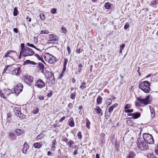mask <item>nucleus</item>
I'll return each instance as SVG.
<instances>
[{"label": "nucleus", "instance_id": "nucleus-64", "mask_svg": "<svg viewBox=\"0 0 158 158\" xmlns=\"http://www.w3.org/2000/svg\"><path fill=\"white\" fill-rule=\"evenodd\" d=\"M15 33H18V29L17 28H14L13 29Z\"/></svg>", "mask_w": 158, "mask_h": 158}, {"label": "nucleus", "instance_id": "nucleus-25", "mask_svg": "<svg viewBox=\"0 0 158 158\" xmlns=\"http://www.w3.org/2000/svg\"><path fill=\"white\" fill-rule=\"evenodd\" d=\"M102 98L100 96H99L97 99V103L99 105L101 104L102 101Z\"/></svg>", "mask_w": 158, "mask_h": 158}, {"label": "nucleus", "instance_id": "nucleus-4", "mask_svg": "<svg viewBox=\"0 0 158 158\" xmlns=\"http://www.w3.org/2000/svg\"><path fill=\"white\" fill-rule=\"evenodd\" d=\"M44 57L47 61L51 64H54L57 61L56 58L48 53H45Z\"/></svg>", "mask_w": 158, "mask_h": 158}, {"label": "nucleus", "instance_id": "nucleus-43", "mask_svg": "<svg viewBox=\"0 0 158 158\" xmlns=\"http://www.w3.org/2000/svg\"><path fill=\"white\" fill-rule=\"evenodd\" d=\"M49 33V31L47 30L42 31L40 32V34H48Z\"/></svg>", "mask_w": 158, "mask_h": 158}, {"label": "nucleus", "instance_id": "nucleus-51", "mask_svg": "<svg viewBox=\"0 0 158 158\" xmlns=\"http://www.w3.org/2000/svg\"><path fill=\"white\" fill-rule=\"evenodd\" d=\"M43 137V135L41 134H40L39 135H38V136L36 137V139H41Z\"/></svg>", "mask_w": 158, "mask_h": 158}, {"label": "nucleus", "instance_id": "nucleus-1", "mask_svg": "<svg viewBox=\"0 0 158 158\" xmlns=\"http://www.w3.org/2000/svg\"><path fill=\"white\" fill-rule=\"evenodd\" d=\"M137 147L140 150L145 151L149 148L148 143L142 138H138L136 141Z\"/></svg>", "mask_w": 158, "mask_h": 158}, {"label": "nucleus", "instance_id": "nucleus-11", "mask_svg": "<svg viewBox=\"0 0 158 158\" xmlns=\"http://www.w3.org/2000/svg\"><path fill=\"white\" fill-rule=\"evenodd\" d=\"M149 97L148 96L144 99H142L139 98H138V100L142 104L145 105H148L150 103L149 101Z\"/></svg>", "mask_w": 158, "mask_h": 158}, {"label": "nucleus", "instance_id": "nucleus-36", "mask_svg": "<svg viewBox=\"0 0 158 158\" xmlns=\"http://www.w3.org/2000/svg\"><path fill=\"white\" fill-rule=\"evenodd\" d=\"M40 19L42 20H44L45 17L44 14L43 13H41L40 14Z\"/></svg>", "mask_w": 158, "mask_h": 158}, {"label": "nucleus", "instance_id": "nucleus-21", "mask_svg": "<svg viewBox=\"0 0 158 158\" xmlns=\"http://www.w3.org/2000/svg\"><path fill=\"white\" fill-rule=\"evenodd\" d=\"M25 78L26 80L29 82H31L33 81V78L30 76H27Z\"/></svg>", "mask_w": 158, "mask_h": 158}, {"label": "nucleus", "instance_id": "nucleus-32", "mask_svg": "<svg viewBox=\"0 0 158 158\" xmlns=\"http://www.w3.org/2000/svg\"><path fill=\"white\" fill-rule=\"evenodd\" d=\"M83 66L82 64H78V72H80L83 69Z\"/></svg>", "mask_w": 158, "mask_h": 158}, {"label": "nucleus", "instance_id": "nucleus-53", "mask_svg": "<svg viewBox=\"0 0 158 158\" xmlns=\"http://www.w3.org/2000/svg\"><path fill=\"white\" fill-rule=\"evenodd\" d=\"M61 30L62 31V32L64 33H66V29L65 28L62 27L61 28Z\"/></svg>", "mask_w": 158, "mask_h": 158}, {"label": "nucleus", "instance_id": "nucleus-18", "mask_svg": "<svg viewBox=\"0 0 158 158\" xmlns=\"http://www.w3.org/2000/svg\"><path fill=\"white\" fill-rule=\"evenodd\" d=\"M136 155L134 152H131L129 153V154L127 156L126 158H134Z\"/></svg>", "mask_w": 158, "mask_h": 158}, {"label": "nucleus", "instance_id": "nucleus-2", "mask_svg": "<svg viewBox=\"0 0 158 158\" xmlns=\"http://www.w3.org/2000/svg\"><path fill=\"white\" fill-rule=\"evenodd\" d=\"M34 54V52L32 49L26 47L25 49H23L22 51H20L19 58L20 59L21 56L24 57L31 56L33 55Z\"/></svg>", "mask_w": 158, "mask_h": 158}, {"label": "nucleus", "instance_id": "nucleus-37", "mask_svg": "<svg viewBox=\"0 0 158 158\" xmlns=\"http://www.w3.org/2000/svg\"><path fill=\"white\" fill-rule=\"evenodd\" d=\"M111 113L110 112H106L105 113V117H106V119H108L110 116V115H111Z\"/></svg>", "mask_w": 158, "mask_h": 158}, {"label": "nucleus", "instance_id": "nucleus-7", "mask_svg": "<svg viewBox=\"0 0 158 158\" xmlns=\"http://www.w3.org/2000/svg\"><path fill=\"white\" fill-rule=\"evenodd\" d=\"M23 86L22 84L19 83L12 90L11 93H14L15 95L17 96L22 91Z\"/></svg>", "mask_w": 158, "mask_h": 158}, {"label": "nucleus", "instance_id": "nucleus-20", "mask_svg": "<svg viewBox=\"0 0 158 158\" xmlns=\"http://www.w3.org/2000/svg\"><path fill=\"white\" fill-rule=\"evenodd\" d=\"M11 67V65H8L4 69L3 71V73H8V72H10V69L9 68Z\"/></svg>", "mask_w": 158, "mask_h": 158}, {"label": "nucleus", "instance_id": "nucleus-57", "mask_svg": "<svg viewBox=\"0 0 158 158\" xmlns=\"http://www.w3.org/2000/svg\"><path fill=\"white\" fill-rule=\"evenodd\" d=\"M53 94V92L52 91H51L48 94L47 96L48 97H50L52 96Z\"/></svg>", "mask_w": 158, "mask_h": 158}, {"label": "nucleus", "instance_id": "nucleus-5", "mask_svg": "<svg viewBox=\"0 0 158 158\" xmlns=\"http://www.w3.org/2000/svg\"><path fill=\"white\" fill-rule=\"evenodd\" d=\"M143 137L145 142L148 144H153L154 143V140L152 135L148 133H144Z\"/></svg>", "mask_w": 158, "mask_h": 158}, {"label": "nucleus", "instance_id": "nucleus-56", "mask_svg": "<svg viewBox=\"0 0 158 158\" xmlns=\"http://www.w3.org/2000/svg\"><path fill=\"white\" fill-rule=\"evenodd\" d=\"M114 108L111 106L109 108V112L112 113L113 110Z\"/></svg>", "mask_w": 158, "mask_h": 158}, {"label": "nucleus", "instance_id": "nucleus-13", "mask_svg": "<svg viewBox=\"0 0 158 158\" xmlns=\"http://www.w3.org/2000/svg\"><path fill=\"white\" fill-rule=\"evenodd\" d=\"M21 108L19 107H16L14 108L13 111L16 115H19V114L20 112Z\"/></svg>", "mask_w": 158, "mask_h": 158}, {"label": "nucleus", "instance_id": "nucleus-38", "mask_svg": "<svg viewBox=\"0 0 158 158\" xmlns=\"http://www.w3.org/2000/svg\"><path fill=\"white\" fill-rule=\"evenodd\" d=\"M17 116L19 117L20 118H24L25 117V115L21 113V112L19 114V115Z\"/></svg>", "mask_w": 158, "mask_h": 158}, {"label": "nucleus", "instance_id": "nucleus-60", "mask_svg": "<svg viewBox=\"0 0 158 158\" xmlns=\"http://www.w3.org/2000/svg\"><path fill=\"white\" fill-rule=\"evenodd\" d=\"M65 118V116H63L62 118H61L59 120V121L60 122H62L63 120H64Z\"/></svg>", "mask_w": 158, "mask_h": 158}, {"label": "nucleus", "instance_id": "nucleus-22", "mask_svg": "<svg viewBox=\"0 0 158 158\" xmlns=\"http://www.w3.org/2000/svg\"><path fill=\"white\" fill-rule=\"evenodd\" d=\"M141 114L139 112H136L134 113L133 118L137 119L140 117Z\"/></svg>", "mask_w": 158, "mask_h": 158}, {"label": "nucleus", "instance_id": "nucleus-26", "mask_svg": "<svg viewBox=\"0 0 158 158\" xmlns=\"http://www.w3.org/2000/svg\"><path fill=\"white\" fill-rule=\"evenodd\" d=\"M95 110L98 114H100L102 111V109L98 106H96Z\"/></svg>", "mask_w": 158, "mask_h": 158}, {"label": "nucleus", "instance_id": "nucleus-10", "mask_svg": "<svg viewBox=\"0 0 158 158\" xmlns=\"http://www.w3.org/2000/svg\"><path fill=\"white\" fill-rule=\"evenodd\" d=\"M35 86L39 89H42L45 86V83L41 79H38L35 82Z\"/></svg>", "mask_w": 158, "mask_h": 158}, {"label": "nucleus", "instance_id": "nucleus-49", "mask_svg": "<svg viewBox=\"0 0 158 158\" xmlns=\"http://www.w3.org/2000/svg\"><path fill=\"white\" fill-rule=\"evenodd\" d=\"M56 9L52 8L51 10V12L52 14H55L56 12Z\"/></svg>", "mask_w": 158, "mask_h": 158}, {"label": "nucleus", "instance_id": "nucleus-19", "mask_svg": "<svg viewBox=\"0 0 158 158\" xmlns=\"http://www.w3.org/2000/svg\"><path fill=\"white\" fill-rule=\"evenodd\" d=\"M86 126L88 129H89L90 128V122L89 119L86 118L85 119Z\"/></svg>", "mask_w": 158, "mask_h": 158}, {"label": "nucleus", "instance_id": "nucleus-17", "mask_svg": "<svg viewBox=\"0 0 158 158\" xmlns=\"http://www.w3.org/2000/svg\"><path fill=\"white\" fill-rule=\"evenodd\" d=\"M150 113H151V116L152 118L154 117L155 116V112L154 110L153 109V108H152L151 106L149 107Z\"/></svg>", "mask_w": 158, "mask_h": 158}, {"label": "nucleus", "instance_id": "nucleus-12", "mask_svg": "<svg viewBox=\"0 0 158 158\" xmlns=\"http://www.w3.org/2000/svg\"><path fill=\"white\" fill-rule=\"evenodd\" d=\"M29 148V147L28 144L26 143V142H25L23 149V153L26 154Z\"/></svg>", "mask_w": 158, "mask_h": 158}, {"label": "nucleus", "instance_id": "nucleus-23", "mask_svg": "<svg viewBox=\"0 0 158 158\" xmlns=\"http://www.w3.org/2000/svg\"><path fill=\"white\" fill-rule=\"evenodd\" d=\"M9 135L10 139L12 140L14 139L15 138V135L13 133L10 132Z\"/></svg>", "mask_w": 158, "mask_h": 158}, {"label": "nucleus", "instance_id": "nucleus-6", "mask_svg": "<svg viewBox=\"0 0 158 158\" xmlns=\"http://www.w3.org/2000/svg\"><path fill=\"white\" fill-rule=\"evenodd\" d=\"M9 69H10V72L12 74L17 76L19 74L20 68L17 64H14L11 65Z\"/></svg>", "mask_w": 158, "mask_h": 158}, {"label": "nucleus", "instance_id": "nucleus-33", "mask_svg": "<svg viewBox=\"0 0 158 158\" xmlns=\"http://www.w3.org/2000/svg\"><path fill=\"white\" fill-rule=\"evenodd\" d=\"M131 105L130 104H127L124 107V109L125 110H127L129 108H131Z\"/></svg>", "mask_w": 158, "mask_h": 158}, {"label": "nucleus", "instance_id": "nucleus-61", "mask_svg": "<svg viewBox=\"0 0 158 158\" xmlns=\"http://www.w3.org/2000/svg\"><path fill=\"white\" fill-rule=\"evenodd\" d=\"M148 158H156L152 154H150L148 156Z\"/></svg>", "mask_w": 158, "mask_h": 158}, {"label": "nucleus", "instance_id": "nucleus-50", "mask_svg": "<svg viewBox=\"0 0 158 158\" xmlns=\"http://www.w3.org/2000/svg\"><path fill=\"white\" fill-rule=\"evenodd\" d=\"M16 132L18 135H20L22 134V132H21V131L19 129H17L16 131Z\"/></svg>", "mask_w": 158, "mask_h": 158}, {"label": "nucleus", "instance_id": "nucleus-24", "mask_svg": "<svg viewBox=\"0 0 158 158\" xmlns=\"http://www.w3.org/2000/svg\"><path fill=\"white\" fill-rule=\"evenodd\" d=\"M38 68L41 71H43L44 68V64L41 63H39L38 64Z\"/></svg>", "mask_w": 158, "mask_h": 158}, {"label": "nucleus", "instance_id": "nucleus-15", "mask_svg": "<svg viewBox=\"0 0 158 158\" xmlns=\"http://www.w3.org/2000/svg\"><path fill=\"white\" fill-rule=\"evenodd\" d=\"M75 123L73 118L72 117L70 118L69 120V125L71 127H73L74 126Z\"/></svg>", "mask_w": 158, "mask_h": 158}, {"label": "nucleus", "instance_id": "nucleus-63", "mask_svg": "<svg viewBox=\"0 0 158 158\" xmlns=\"http://www.w3.org/2000/svg\"><path fill=\"white\" fill-rule=\"evenodd\" d=\"M35 56L38 59L40 60H41V58L40 56L38 54H36L35 55Z\"/></svg>", "mask_w": 158, "mask_h": 158}, {"label": "nucleus", "instance_id": "nucleus-45", "mask_svg": "<svg viewBox=\"0 0 158 158\" xmlns=\"http://www.w3.org/2000/svg\"><path fill=\"white\" fill-rule=\"evenodd\" d=\"M127 123L130 126H132L133 125V123L130 120H127Z\"/></svg>", "mask_w": 158, "mask_h": 158}, {"label": "nucleus", "instance_id": "nucleus-35", "mask_svg": "<svg viewBox=\"0 0 158 158\" xmlns=\"http://www.w3.org/2000/svg\"><path fill=\"white\" fill-rule=\"evenodd\" d=\"M74 144V142L73 141L71 140H70L68 143L69 146L70 148L71 147V146Z\"/></svg>", "mask_w": 158, "mask_h": 158}, {"label": "nucleus", "instance_id": "nucleus-30", "mask_svg": "<svg viewBox=\"0 0 158 158\" xmlns=\"http://www.w3.org/2000/svg\"><path fill=\"white\" fill-rule=\"evenodd\" d=\"M19 12L17 10V8L15 7L14 9L13 15L14 16H17Z\"/></svg>", "mask_w": 158, "mask_h": 158}, {"label": "nucleus", "instance_id": "nucleus-41", "mask_svg": "<svg viewBox=\"0 0 158 158\" xmlns=\"http://www.w3.org/2000/svg\"><path fill=\"white\" fill-rule=\"evenodd\" d=\"M75 94L74 93H72L70 95V98L72 99H74L75 98Z\"/></svg>", "mask_w": 158, "mask_h": 158}, {"label": "nucleus", "instance_id": "nucleus-9", "mask_svg": "<svg viewBox=\"0 0 158 158\" xmlns=\"http://www.w3.org/2000/svg\"><path fill=\"white\" fill-rule=\"evenodd\" d=\"M49 40L47 43L48 44H52V45L54 44L55 42H52V41H57L58 40V37L56 35L53 34L48 35Z\"/></svg>", "mask_w": 158, "mask_h": 158}, {"label": "nucleus", "instance_id": "nucleus-54", "mask_svg": "<svg viewBox=\"0 0 158 158\" xmlns=\"http://www.w3.org/2000/svg\"><path fill=\"white\" fill-rule=\"evenodd\" d=\"M155 153L157 155H158V143L157 144V146L155 149Z\"/></svg>", "mask_w": 158, "mask_h": 158}, {"label": "nucleus", "instance_id": "nucleus-34", "mask_svg": "<svg viewBox=\"0 0 158 158\" xmlns=\"http://www.w3.org/2000/svg\"><path fill=\"white\" fill-rule=\"evenodd\" d=\"M52 148H54V149H55V145L56 144V141L55 139L54 140L52 141Z\"/></svg>", "mask_w": 158, "mask_h": 158}, {"label": "nucleus", "instance_id": "nucleus-39", "mask_svg": "<svg viewBox=\"0 0 158 158\" xmlns=\"http://www.w3.org/2000/svg\"><path fill=\"white\" fill-rule=\"evenodd\" d=\"M39 110L37 108H34L33 110V113L35 114H36L39 112Z\"/></svg>", "mask_w": 158, "mask_h": 158}, {"label": "nucleus", "instance_id": "nucleus-14", "mask_svg": "<svg viewBox=\"0 0 158 158\" xmlns=\"http://www.w3.org/2000/svg\"><path fill=\"white\" fill-rule=\"evenodd\" d=\"M9 51V57L13 59V56H15L16 54V52L14 51Z\"/></svg>", "mask_w": 158, "mask_h": 158}, {"label": "nucleus", "instance_id": "nucleus-52", "mask_svg": "<svg viewBox=\"0 0 158 158\" xmlns=\"http://www.w3.org/2000/svg\"><path fill=\"white\" fill-rule=\"evenodd\" d=\"M125 46V44L123 43L122 44L120 47V49L123 50V49L124 48Z\"/></svg>", "mask_w": 158, "mask_h": 158}, {"label": "nucleus", "instance_id": "nucleus-29", "mask_svg": "<svg viewBox=\"0 0 158 158\" xmlns=\"http://www.w3.org/2000/svg\"><path fill=\"white\" fill-rule=\"evenodd\" d=\"M106 103L108 106L111 104L112 102V100L111 98L107 99L106 101Z\"/></svg>", "mask_w": 158, "mask_h": 158}, {"label": "nucleus", "instance_id": "nucleus-55", "mask_svg": "<svg viewBox=\"0 0 158 158\" xmlns=\"http://www.w3.org/2000/svg\"><path fill=\"white\" fill-rule=\"evenodd\" d=\"M9 51H7V52L5 53V55L4 56V57H9Z\"/></svg>", "mask_w": 158, "mask_h": 158}, {"label": "nucleus", "instance_id": "nucleus-40", "mask_svg": "<svg viewBox=\"0 0 158 158\" xmlns=\"http://www.w3.org/2000/svg\"><path fill=\"white\" fill-rule=\"evenodd\" d=\"M77 136L78 139H81L82 138V135L81 134V132H79L77 133Z\"/></svg>", "mask_w": 158, "mask_h": 158}, {"label": "nucleus", "instance_id": "nucleus-46", "mask_svg": "<svg viewBox=\"0 0 158 158\" xmlns=\"http://www.w3.org/2000/svg\"><path fill=\"white\" fill-rule=\"evenodd\" d=\"M134 110L133 109H129L125 110L124 112L126 113H129L132 112Z\"/></svg>", "mask_w": 158, "mask_h": 158}, {"label": "nucleus", "instance_id": "nucleus-16", "mask_svg": "<svg viewBox=\"0 0 158 158\" xmlns=\"http://www.w3.org/2000/svg\"><path fill=\"white\" fill-rule=\"evenodd\" d=\"M48 78L49 80H52L54 79V73L51 72L48 73Z\"/></svg>", "mask_w": 158, "mask_h": 158}, {"label": "nucleus", "instance_id": "nucleus-31", "mask_svg": "<svg viewBox=\"0 0 158 158\" xmlns=\"http://www.w3.org/2000/svg\"><path fill=\"white\" fill-rule=\"evenodd\" d=\"M105 8L107 9H109L110 7V5L109 3L106 2L104 5Z\"/></svg>", "mask_w": 158, "mask_h": 158}, {"label": "nucleus", "instance_id": "nucleus-48", "mask_svg": "<svg viewBox=\"0 0 158 158\" xmlns=\"http://www.w3.org/2000/svg\"><path fill=\"white\" fill-rule=\"evenodd\" d=\"M31 60H26L23 63V64L24 65H26L28 64H30V63Z\"/></svg>", "mask_w": 158, "mask_h": 158}, {"label": "nucleus", "instance_id": "nucleus-42", "mask_svg": "<svg viewBox=\"0 0 158 158\" xmlns=\"http://www.w3.org/2000/svg\"><path fill=\"white\" fill-rule=\"evenodd\" d=\"M130 27V25L129 23H126L124 26V29L125 30H127L128 27Z\"/></svg>", "mask_w": 158, "mask_h": 158}, {"label": "nucleus", "instance_id": "nucleus-59", "mask_svg": "<svg viewBox=\"0 0 158 158\" xmlns=\"http://www.w3.org/2000/svg\"><path fill=\"white\" fill-rule=\"evenodd\" d=\"M36 64H37L36 63L34 62V61H31L30 63L29 64H30L31 65H35Z\"/></svg>", "mask_w": 158, "mask_h": 158}, {"label": "nucleus", "instance_id": "nucleus-44", "mask_svg": "<svg viewBox=\"0 0 158 158\" xmlns=\"http://www.w3.org/2000/svg\"><path fill=\"white\" fill-rule=\"evenodd\" d=\"M152 4L153 5H155L158 4V0H154L151 2Z\"/></svg>", "mask_w": 158, "mask_h": 158}, {"label": "nucleus", "instance_id": "nucleus-28", "mask_svg": "<svg viewBox=\"0 0 158 158\" xmlns=\"http://www.w3.org/2000/svg\"><path fill=\"white\" fill-rule=\"evenodd\" d=\"M86 87V84L85 82H83L81 83V85H80V88L82 90H84Z\"/></svg>", "mask_w": 158, "mask_h": 158}, {"label": "nucleus", "instance_id": "nucleus-3", "mask_svg": "<svg viewBox=\"0 0 158 158\" xmlns=\"http://www.w3.org/2000/svg\"><path fill=\"white\" fill-rule=\"evenodd\" d=\"M150 83L148 81H145L140 83L139 88L146 93L149 92L150 90Z\"/></svg>", "mask_w": 158, "mask_h": 158}, {"label": "nucleus", "instance_id": "nucleus-62", "mask_svg": "<svg viewBox=\"0 0 158 158\" xmlns=\"http://www.w3.org/2000/svg\"><path fill=\"white\" fill-rule=\"evenodd\" d=\"M118 106V104L117 103H115L114 105H113L112 106H111L113 108H115L117 107Z\"/></svg>", "mask_w": 158, "mask_h": 158}, {"label": "nucleus", "instance_id": "nucleus-27", "mask_svg": "<svg viewBox=\"0 0 158 158\" xmlns=\"http://www.w3.org/2000/svg\"><path fill=\"white\" fill-rule=\"evenodd\" d=\"M33 146L35 148H39L41 147V145L40 143L37 142L34 143Z\"/></svg>", "mask_w": 158, "mask_h": 158}, {"label": "nucleus", "instance_id": "nucleus-8", "mask_svg": "<svg viewBox=\"0 0 158 158\" xmlns=\"http://www.w3.org/2000/svg\"><path fill=\"white\" fill-rule=\"evenodd\" d=\"M11 92L12 91L8 89L0 90V95L3 98H6Z\"/></svg>", "mask_w": 158, "mask_h": 158}, {"label": "nucleus", "instance_id": "nucleus-47", "mask_svg": "<svg viewBox=\"0 0 158 158\" xmlns=\"http://www.w3.org/2000/svg\"><path fill=\"white\" fill-rule=\"evenodd\" d=\"M24 45H25V44L24 43L21 44V46H20L21 47V51H22L23 49H25V48L26 47L24 46Z\"/></svg>", "mask_w": 158, "mask_h": 158}, {"label": "nucleus", "instance_id": "nucleus-58", "mask_svg": "<svg viewBox=\"0 0 158 158\" xmlns=\"http://www.w3.org/2000/svg\"><path fill=\"white\" fill-rule=\"evenodd\" d=\"M77 150H78V148H77L75 150L73 153V154L74 155H76L77 154Z\"/></svg>", "mask_w": 158, "mask_h": 158}]
</instances>
